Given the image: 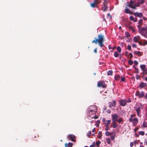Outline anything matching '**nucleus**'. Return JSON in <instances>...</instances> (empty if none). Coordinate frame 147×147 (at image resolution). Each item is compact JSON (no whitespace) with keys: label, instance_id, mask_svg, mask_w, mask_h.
Returning <instances> with one entry per match:
<instances>
[{"label":"nucleus","instance_id":"obj_49","mask_svg":"<svg viewBox=\"0 0 147 147\" xmlns=\"http://www.w3.org/2000/svg\"><path fill=\"white\" fill-rule=\"evenodd\" d=\"M134 145V143L131 142L130 143V146L131 147H132Z\"/></svg>","mask_w":147,"mask_h":147},{"label":"nucleus","instance_id":"obj_39","mask_svg":"<svg viewBox=\"0 0 147 147\" xmlns=\"http://www.w3.org/2000/svg\"><path fill=\"white\" fill-rule=\"evenodd\" d=\"M111 106L113 107H115V106L114 105L112 102H111L110 103L109 107H111Z\"/></svg>","mask_w":147,"mask_h":147},{"label":"nucleus","instance_id":"obj_16","mask_svg":"<svg viewBox=\"0 0 147 147\" xmlns=\"http://www.w3.org/2000/svg\"><path fill=\"white\" fill-rule=\"evenodd\" d=\"M140 67L142 71H144L145 69V68L146 67V65H141L140 66Z\"/></svg>","mask_w":147,"mask_h":147},{"label":"nucleus","instance_id":"obj_17","mask_svg":"<svg viewBox=\"0 0 147 147\" xmlns=\"http://www.w3.org/2000/svg\"><path fill=\"white\" fill-rule=\"evenodd\" d=\"M65 146L66 147H72L73 146V143L71 142H69L68 144L65 143Z\"/></svg>","mask_w":147,"mask_h":147},{"label":"nucleus","instance_id":"obj_27","mask_svg":"<svg viewBox=\"0 0 147 147\" xmlns=\"http://www.w3.org/2000/svg\"><path fill=\"white\" fill-rule=\"evenodd\" d=\"M111 124H112V127L113 128H115L117 126V125L115 124V123H112Z\"/></svg>","mask_w":147,"mask_h":147},{"label":"nucleus","instance_id":"obj_51","mask_svg":"<svg viewBox=\"0 0 147 147\" xmlns=\"http://www.w3.org/2000/svg\"><path fill=\"white\" fill-rule=\"evenodd\" d=\"M121 80L123 82H124L125 80V78H123L122 77H121Z\"/></svg>","mask_w":147,"mask_h":147},{"label":"nucleus","instance_id":"obj_33","mask_svg":"<svg viewBox=\"0 0 147 147\" xmlns=\"http://www.w3.org/2000/svg\"><path fill=\"white\" fill-rule=\"evenodd\" d=\"M112 123H115V122L117 121V119H114L113 118H112Z\"/></svg>","mask_w":147,"mask_h":147},{"label":"nucleus","instance_id":"obj_59","mask_svg":"<svg viewBox=\"0 0 147 147\" xmlns=\"http://www.w3.org/2000/svg\"><path fill=\"white\" fill-rule=\"evenodd\" d=\"M134 22H136L137 21V20L136 18H134V21H133Z\"/></svg>","mask_w":147,"mask_h":147},{"label":"nucleus","instance_id":"obj_4","mask_svg":"<svg viewBox=\"0 0 147 147\" xmlns=\"http://www.w3.org/2000/svg\"><path fill=\"white\" fill-rule=\"evenodd\" d=\"M140 109L141 107L139 105H137V106L134 108V109L137 112V116L139 117H141L142 116Z\"/></svg>","mask_w":147,"mask_h":147},{"label":"nucleus","instance_id":"obj_35","mask_svg":"<svg viewBox=\"0 0 147 147\" xmlns=\"http://www.w3.org/2000/svg\"><path fill=\"white\" fill-rule=\"evenodd\" d=\"M138 1H140V4H143L144 2V0H138Z\"/></svg>","mask_w":147,"mask_h":147},{"label":"nucleus","instance_id":"obj_58","mask_svg":"<svg viewBox=\"0 0 147 147\" xmlns=\"http://www.w3.org/2000/svg\"><path fill=\"white\" fill-rule=\"evenodd\" d=\"M107 112L108 113H111V111H110V110H107Z\"/></svg>","mask_w":147,"mask_h":147},{"label":"nucleus","instance_id":"obj_24","mask_svg":"<svg viewBox=\"0 0 147 147\" xmlns=\"http://www.w3.org/2000/svg\"><path fill=\"white\" fill-rule=\"evenodd\" d=\"M117 50L119 53H120L121 51V48L120 47H117Z\"/></svg>","mask_w":147,"mask_h":147},{"label":"nucleus","instance_id":"obj_52","mask_svg":"<svg viewBox=\"0 0 147 147\" xmlns=\"http://www.w3.org/2000/svg\"><path fill=\"white\" fill-rule=\"evenodd\" d=\"M110 129V128L109 127H106V128L105 129V130H108Z\"/></svg>","mask_w":147,"mask_h":147},{"label":"nucleus","instance_id":"obj_53","mask_svg":"<svg viewBox=\"0 0 147 147\" xmlns=\"http://www.w3.org/2000/svg\"><path fill=\"white\" fill-rule=\"evenodd\" d=\"M98 135L99 136H102V131H99L98 132Z\"/></svg>","mask_w":147,"mask_h":147},{"label":"nucleus","instance_id":"obj_38","mask_svg":"<svg viewBox=\"0 0 147 147\" xmlns=\"http://www.w3.org/2000/svg\"><path fill=\"white\" fill-rule=\"evenodd\" d=\"M128 63L130 65H131L133 63V61L131 60H129Z\"/></svg>","mask_w":147,"mask_h":147},{"label":"nucleus","instance_id":"obj_45","mask_svg":"<svg viewBox=\"0 0 147 147\" xmlns=\"http://www.w3.org/2000/svg\"><path fill=\"white\" fill-rule=\"evenodd\" d=\"M93 3L95 4H97L98 3V2H97V0H95L93 2Z\"/></svg>","mask_w":147,"mask_h":147},{"label":"nucleus","instance_id":"obj_21","mask_svg":"<svg viewBox=\"0 0 147 147\" xmlns=\"http://www.w3.org/2000/svg\"><path fill=\"white\" fill-rule=\"evenodd\" d=\"M136 115L132 114L131 115L129 119V121H132V119H133V117H135L136 116Z\"/></svg>","mask_w":147,"mask_h":147},{"label":"nucleus","instance_id":"obj_8","mask_svg":"<svg viewBox=\"0 0 147 147\" xmlns=\"http://www.w3.org/2000/svg\"><path fill=\"white\" fill-rule=\"evenodd\" d=\"M130 122H132L133 126H135L138 123V119L136 117L134 118V119H132V121Z\"/></svg>","mask_w":147,"mask_h":147},{"label":"nucleus","instance_id":"obj_46","mask_svg":"<svg viewBox=\"0 0 147 147\" xmlns=\"http://www.w3.org/2000/svg\"><path fill=\"white\" fill-rule=\"evenodd\" d=\"M143 126L144 127H147V125H146V124L144 122V123H143Z\"/></svg>","mask_w":147,"mask_h":147},{"label":"nucleus","instance_id":"obj_23","mask_svg":"<svg viewBox=\"0 0 147 147\" xmlns=\"http://www.w3.org/2000/svg\"><path fill=\"white\" fill-rule=\"evenodd\" d=\"M119 56V54L117 51L115 52L114 53V56L115 57H118Z\"/></svg>","mask_w":147,"mask_h":147},{"label":"nucleus","instance_id":"obj_10","mask_svg":"<svg viewBox=\"0 0 147 147\" xmlns=\"http://www.w3.org/2000/svg\"><path fill=\"white\" fill-rule=\"evenodd\" d=\"M126 103V100L125 99H121L119 102L120 105L123 106H125Z\"/></svg>","mask_w":147,"mask_h":147},{"label":"nucleus","instance_id":"obj_6","mask_svg":"<svg viewBox=\"0 0 147 147\" xmlns=\"http://www.w3.org/2000/svg\"><path fill=\"white\" fill-rule=\"evenodd\" d=\"M136 96H138L140 98L143 97L144 95V92L142 91H141V92L139 91H137L136 93Z\"/></svg>","mask_w":147,"mask_h":147},{"label":"nucleus","instance_id":"obj_60","mask_svg":"<svg viewBox=\"0 0 147 147\" xmlns=\"http://www.w3.org/2000/svg\"><path fill=\"white\" fill-rule=\"evenodd\" d=\"M94 118L95 119H96L98 118V117L97 116H96L95 115H94V117H93V118Z\"/></svg>","mask_w":147,"mask_h":147},{"label":"nucleus","instance_id":"obj_26","mask_svg":"<svg viewBox=\"0 0 147 147\" xmlns=\"http://www.w3.org/2000/svg\"><path fill=\"white\" fill-rule=\"evenodd\" d=\"M129 29H131V30L132 31L134 32H135V30L134 29V28L131 26H129Z\"/></svg>","mask_w":147,"mask_h":147},{"label":"nucleus","instance_id":"obj_57","mask_svg":"<svg viewBox=\"0 0 147 147\" xmlns=\"http://www.w3.org/2000/svg\"><path fill=\"white\" fill-rule=\"evenodd\" d=\"M94 52L96 53V52H97V48H96L94 50Z\"/></svg>","mask_w":147,"mask_h":147},{"label":"nucleus","instance_id":"obj_54","mask_svg":"<svg viewBox=\"0 0 147 147\" xmlns=\"http://www.w3.org/2000/svg\"><path fill=\"white\" fill-rule=\"evenodd\" d=\"M113 104L115 106L116 104V101L115 100H113Z\"/></svg>","mask_w":147,"mask_h":147},{"label":"nucleus","instance_id":"obj_61","mask_svg":"<svg viewBox=\"0 0 147 147\" xmlns=\"http://www.w3.org/2000/svg\"><path fill=\"white\" fill-rule=\"evenodd\" d=\"M145 98L146 99H147V93H146L145 96Z\"/></svg>","mask_w":147,"mask_h":147},{"label":"nucleus","instance_id":"obj_31","mask_svg":"<svg viewBox=\"0 0 147 147\" xmlns=\"http://www.w3.org/2000/svg\"><path fill=\"white\" fill-rule=\"evenodd\" d=\"M144 134V132L143 131H140L139 132V134L143 136Z\"/></svg>","mask_w":147,"mask_h":147},{"label":"nucleus","instance_id":"obj_36","mask_svg":"<svg viewBox=\"0 0 147 147\" xmlns=\"http://www.w3.org/2000/svg\"><path fill=\"white\" fill-rule=\"evenodd\" d=\"M134 18L132 16H131L129 17V19L132 21H134Z\"/></svg>","mask_w":147,"mask_h":147},{"label":"nucleus","instance_id":"obj_5","mask_svg":"<svg viewBox=\"0 0 147 147\" xmlns=\"http://www.w3.org/2000/svg\"><path fill=\"white\" fill-rule=\"evenodd\" d=\"M127 6L134 9H136V7L135 2L133 1H131L129 2V4Z\"/></svg>","mask_w":147,"mask_h":147},{"label":"nucleus","instance_id":"obj_48","mask_svg":"<svg viewBox=\"0 0 147 147\" xmlns=\"http://www.w3.org/2000/svg\"><path fill=\"white\" fill-rule=\"evenodd\" d=\"M132 46L133 47H134V48H136L137 47L136 45L134 43L132 45Z\"/></svg>","mask_w":147,"mask_h":147},{"label":"nucleus","instance_id":"obj_41","mask_svg":"<svg viewBox=\"0 0 147 147\" xmlns=\"http://www.w3.org/2000/svg\"><path fill=\"white\" fill-rule=\"evenodd\" d=\"M131 49V46L130 45H128L127 47V49L128 50H130Z\"/></svg>","mask_w":147,"mask_h":147},{"label":"nucleus","instance_id":"obj_7","mask_svg":"<svg viewBox=\"0 0 147 147\" xmlns=\"http://www.w3.org/2000/svg\"><path fill=\"white\" fill-rule=\"evenodd\" d=\"M69 139L73 142H76V137L73 134H70L67 136Z\"/></svg>","mask_w":147,"mask_h":147},{"label":"nucleus","instance_id":"obj_50","mask_svg":"<svg viewBox=\"0 0 147 147\" xmlns=\"http://www.w3.org/2000/svg\"><path fill=\"white\" fill-rule=\"evenodd\" d=\"M134 63L136 65H137L138 64V62L137 61H134Z\"/></svg>","mask_w":147,"mask_h":147},{"label":"nucleus","instance_id":"obj_14","mask_svg":"<svg viewBox=\"0 0 147 147\" xmlns=\"http://www.w3.org/2000/svg\"><path fill=\"white\" fill-rule=\"evenodd\" d=\"M108 8V7L104 3H103V6L102 7V9L104 11H105Z\"/></svg>","mask_w":147,"mask_h":147},{"label":"nucleus","instance_id":"obj_42","mask_svg":"<svg viewBox=\"0 0 147 147\" xmlns=\"http://www.w3.org/2000/svg\"><path fill=\"white\" fill-rule=\"evenodd\" d=\"M136 79L137 80H138L140 78V76L139 75H137L136 76Z\"/></svg>","mask_w":147,"mask_h":147},{"label":"nucleus","instance_id":"obj_25","mask_svg":"<svg viewBox=\"0 0 147 147\" xmlns=\"http://www.w3.org/2000/svg\"><path fill=\"white\" fill-rule=\"evenodd\" d=\"M125 35L126 36L127 38L130 37V36L129 33L126 32H125Z\"/></svg>","mask_w":147,"mask_h":147},{"label":"nucleus","instance_id":"obj_55","mask_svg":"<svg viewBox=\"0 0 147 147\" xmlns=\"http://www.w3.org/2000/svg\"><path fill=\"white\" fill-rule=\"evenodd\" d=\"M126 102H131V100L130 99H128L127 100H126Z\"/></svg>","mask_w":147,"mask_h":147},{"label":"nucleus","instance_id":"obj_43","mask_svg":"<svg viewBox=\"0 0 147 147\" xmlns=\"http://www.w3.org/2000/svg\"><path fill=\"white\" fill-rule=\"evenodd\" d=\"M111 123V121L110 120H108L107 121V124H109Z\"/></svg>","mask_w":147,"mask_h":147},{"label":"nucleus","instance_id":"obj_20","mask_svg":"<svg viewBox=\"0 0 147 147\" xmlns=\"http://www.w3.org/2000/svg\"><path fill=\"white\" fill-rule=\"evenodd\" d=\"M101 142L100 141H97L96 142V143H95L94 142L93 143V144H94V146H95V145L96 144L97 146H98L100 144Z\"/></svg>","mask_w":147,"mask_h":147},{"label":"nucleus","instance_id":"obj_13","mask_svg":"<svg viewBox=\"0 0 147 147\" xmlns=\"http://www.w3.org/2000/svg\"><path fill=\"white\" fill-rule=\"evenodd\" d=\"M146 83H144L143 82H141L139 84V86L141 88H142L146 86Z\"/></svg>","mask_w":147,"mask_h":147},{"label":"nucleus","instance_id":"obj_37","mask_svg":"<svg viewBox=\"0 0 147 147\" xmlns=\"http://www.w3.org/2000/svg\"><path fill=\"white\" fill-rule=\"evenodd\" d=\"M110 132L109 131H106L105 134L106 136H109L110 135Z\"/></svg>","mask_w":147,"mask_h":147},{"label":"nucleus","instance_id":"obj_19","mask_svg":"<svg viewBox=\"0 0 147 147\" xmlns=\"http://www.w3.org/2000/svg\"><path fill=\"white\" fill-rule=\"evenodd\" d=\"M120 78V76L119 75H115V79L116 80H118Z\"/></svg>","mask_w":147,"mask_h":147},{"label":"nucleus","instance_id":"obj_3","mask_svg":"<svg viewBox=\"0 0 147 147\" xmlns=\"http://www.w3.org/2000/svg\"><path fill=\"white\" fill-rule=\"evenodd\" d=\"M138 32L142 36L147 38V28H142L138 30Z\"/></svg>","mask_w":147,"mask_h":147},{"label":"nucleus","instance_id":"obj_1","mask_svg":"<svg viewBox=\"0 0 147 147\" xmlns=\"http://www.w3.org/2000/svg\"><path fill=\"white\" fill-rule=\"evenodd\" d=\"M97 111V107L95 105L90 106L88 108L87 114L88 117L93 118Z\"/></svg>","mask_w":147,"mask_h":147},{"label":"nucleus","instance_id":"obj_47","mask_svg":"<svg viewBox=\"0 0 147 147\" xmlns=\"http://www.w3.org/2000/svg\"><path fill=\"white\" fill-rule=\"evenodd\" d=\"M143 73H144L146 74H147V69H145V70L143 71Z\"/></svg>","mask_w":147,"mask_h":147},{"label":"nucleus","instance_id":"obj_34","mask_svg":"<svg viewBox=\"0 0 147 147\" xmlns=\"http://www.w3.org/2000/svg\"><path fill=\"white\" fill-rule=\"evenodd\" d=\"M123 121L122 118H119L118 119V122L119 123H120Z\"/></svg>","mask_w":147,"mask_h":147},{"label":"nucleus","instance_id":"obj_63","mask_svg":"<svg viewBox=\"0 0 147 147\" xmlns=\"http://www.w3.org/2000/svg\"><path fill=\"white\" fill-rule=\"evenodd\" d=\"M145 109L146 111H147V104L146 105V107L145 108Z\"/></svg>","mask_w":147,"mask_h":147},{"label":"nucleus","instance_id":"obj_44","mask_svg":"<svg viewBox=\"0 0 147 147\" xmlns=\"http://www.w3.org/2000/svg\"><path fill=\"white\" fill-rule=\"evenodd\" d=\"M111 139L112 140H113L115 138V136H111L110 137Z\"/></svg>","mask_w":147,"mask_h":147},{"label":"nucleus","instance_id":"obj_28","mask_svg":"<svg viewBox=\"0 0 147 147\" xmlns=\"http://www.w3.org/2000/svg\"><path fill=\"white\" fill-rule=\"evenodd\" d=\"M138 39L137 37H135L133 38V41L135 42H137L138 41Z\"/></svg>","mask_w":147,"mask_h":147},{"label":"nucleus","instance_id":"obj_9","mask_svg":"<svg viewBox=\"0 0 147 147\" xmlns=\"http://www.w3.org/2000/svg\"><path fill=\"white\" fill-rule=\"evenodd\" d=\"M97 86L98 87H102L103 88H105L106 87V85L105 84V82L102 81L98 82Z\"/></svg>","mask_w":147,"mask_h":147},{"label":"nucleus","instance_id":"obj_32","mask_svg":"<svg viewBox=\"0 0 147 147\" xmlns=\"http://www.w3.org/2000/svg\"><path fill=\"white\" fill-rule=\"evenodd\" d=\"M140 3L139 2H137L136 3H135V5L136 6V7H139L140 5Z\"/></svg>","mask_w":147,"mask_h":147},{"label":"nucleus","instance_id":"obj_15","mask_svg":"<svg viewBox=\"0 0 147 147\" xmlns=\"http://www.w3.org/2000/svg\"><path fill=\"white\" fill-rule=\"evenodd\" d=\"M119 117V116L116 113H115L112 115V118L117 119Z\"/></svg>","mask_w":147,"mask_h":147},{"label":"nucleus","instance_id":"obj_18","mask_svg":"<svg viewBox=\"0 0 147 147\" xmlns=\"http://www.w3.org/2000/svg\"><path fill=\"white\" fill-rule=\"evenodd\" d=\"M134 53L135 54L138 55L140 56H141L142 55V54L140 51H135Z\"/></svg>","mask_w":147,"mask_h":147},{"label":"nucleus","instance_id":"obj_62","mask_svg":"<svg viewBox=\"0 0 147 147\" xmlns=\"http://www.w3.org/2000/svg\"><path fill=\"white\" fill-rule=\"evenodd\" d=\"M105 126L106 127H109V125L107 124V123H106Z\"/></svg>","mask_w":147,"mask_h":147},{"label":"nucleus","instance_id":"obj_12","mask_svg":"<svg viewBox=\"0 0 147 147\" xmlns=\"http://www.w3.org/2000/svg\"><path fill=\"white\" fill-rule=\"evenodd\" d=\"M125 13H126L131 14H133L132 11L128 9L126 7L125 9Z\"/></svg>","mask_w":147,"mask_h":147},{"label":"nucleus","instance_id":"obj_40","mask_svg":"<svg viewBox=\"0 0 147 147\" xmlns=\"http://www.w3.org/2000/svg\"><path fill=\"white\" fill-rule=\"evenodd\" d=\"M142 21H143L142 20V19H140L138 23L140 24H141L142 23Z\"/></svg>","mask_w":147,"mask_h":147},{"label":"nucleus","instance_id":"obj_56","mask_svg":"<svg viewBox=\"0 0 147 147\" xmlns=\"http://www.w3.org/2000/svg\"><path fill=\"white\" fill-rule=\"evenodd\" d=\"M129 55L130 56L131 58H132L133 57V55L131 53H129Z\"/></svg>","mask_w":147,"mask_h":147},{"label":"nucleus","instance_id":"obj_30","mask_svg":"<svg viewBox=\"0 0 147 147\" xmlns=\"http://www.w3.org/2000/svg\"><path fill=\"white\" fill-rule=\"evenodd\" d=\"M90 5L93 8H94L96 6L95 4L93 3H90Z\"/></svg>","mask_w":147,"mask_h":147},{"label":"nucleus","instance_id":"obj_2","mask_svg":"<svg viewBox=\"0 0 147 147\" xmlns=\"http://www.w3.org/2000/svg\"><path fill=\"white\" fill-rule=\"evenodd\" d=\"M104 36L102 34L98 35V38L95 37L94 40L92 41V43H95V44H97L98 43L99 45L102 47L104 46Z\"/></svg>","mask_w":147,"mask_h":147},{"label":"nucleus","instance_id":"obj_11","mask_svg":"<svg viewBox=\"0 0 147 147\" xmlns=\"http://www.w3.org/2000/svg\"><path fill=\"white\" fill-rule=\"evenodd\" d=\"M134 15L136 17H138L139 18H141L143 16V14L141 12L138 13V12H136L134 13Z\"/></svg>","mask_w":147,"mask_h":147},{"label":"nucleus","instance_id":"obj_22","mask_svg":"<svg viewBox=\"0 0 147 147\" xmlns=\"http://www.w3.org/2000/svg\"><path fill=\"white\" fill-rule=\"evenodd\" d=\"M113 71L111 70H109L107 71V75L108 76L111 75L113 74Z\"/></svg>","mask_w":147,"mask_h":147},{"label":"nucleus","instance_id":"obj_29","mask_svg":"<svg viewBox=\"0 0 147 147\" xmlns=\"http://www.w3.org/2000/svg\"><path fill=\"white\" fill-rule=\"evenodd\" d=\"M106 141L107 143L108 144H110V139L109 138H108L106 139Z\"/></svg>","mask_w":147,"mask_h":147},{"label":"nucleus","instance_id":"obj_64","mask_svg":"<svg viewBox=\"0 0 147 147\" xmlns=\"http://www.w3.org/2000/svg\"><path fill=\"white\" fill-rule=\"evenodd\" d=\"M94 144H93L91 145L90 146V147H94Z\"/></svg>","mask_w":147,"mask_h":147}]
</instances>
